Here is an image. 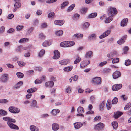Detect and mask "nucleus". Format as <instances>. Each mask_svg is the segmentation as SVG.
<instances>
[{"label":"nucleus","mask_w":131,"mask_h":131,"mask_svg":"<svg viewBox=\"0 0 131 131\" xmlns=\"http://www.w3.org/2000/svg\"><path fill=\"white\" fill-rule=\"evenodd\" d=\"M74 44L75 42L73 41H65L61 43L60 45L63 47H67L71 46Z\"/></svg>","instance_id":"obj_1"},{"label":"nucleus","mask_w":131,"mask_h":131,"mask_svg":"<svg viewBox=\"0 0 131 131\" xmlns=\"http://www.w3.org/2000/svg\"><path fill=\"white\" fill-rule=\"evenodd\" d=\"M91 82L93 84L99 85L101 84V78L99 77H96L92 79Z\"/></svg>","instance_id":"obj_2"},{"label":"nucleus","mask_w":131,"mask_h":131,"mask_svg":"<svg viewBox=\"0 0 131 131\" xmlns=\"http://www.w3.org/2000/svg\"><path fill=\"white\" fill-rule=\"evenodd\" d=\"M9 111L12 113L17 114L20 112V109L15 106H11L8 108Z\"/></svg>","instance_id":"obj_3"},{"label":"nucleus","mask_w":131,"mask_h":131,"mask_svg":"<svg viewBox=\"0 0 131 131\" xmlns=\"http://www.w3.org/2000/svg\"><path fill=\"white\" fill-rule=\"evenodd\" d=\"M117 12L115 8L110 7L108 9V14L111 16H112L117 13Z\"/></svg>","instance_id":"obj_4"},{"label":"nucleus","mask_w":131,"mask_h":131,"mask_svg":"<svg viewBox=\"0 0 131 131\" xmlns=\"http://www.w3.org/2000/svg\"><path fill=\"white\" fill-rule=\"evenodd\" d=\"M104 124L100 122L97 124L95 127V129L96 130H100L102 129L104 127Z\"/></svg>","instance_id":"obj_5"},{"label":"nucleus","mask_w":131,"mask_h":131,"mask_svg":"<svg viewBox=\"0 0 131 131\" xmlns=\"http://www.w3.org/2000/svg\"><path fill=\"white\" fill-rule=\"evenodd\" d=\"M7 124L9 127L11 129L18 130L19 129L18 127L16 125L14 124L11 122H7Z\"/></svg>","instance_id":"obj_6"},{"label":"nucleus","mask_w":131,"mask_h":131,"mask_svg":"<svg viewBox=\"0 0 131 131\" xmlns=\"http://www.w3.org/2000/svg\"><path fill=\"white\" fill-rule=\"evenodd\" d=\"M111 30H107L104 32L102 34L100 35L99 38L100 39H102L108 36L111 33Z\"/></svg>","instance_id":"obj_7"},{"label":"nucleus","mask_w":131,"mask_h":131,"mask_svg":"<svg viewBox=\"0 0 131 131\" xmlns=\"http://www.w3.org/2000/svg\"><path fill=\"white\" fill-rule=\"evenodd\" d=\"M90 61L89 60H85L82 61L80 65V67L82 68L86 66L90 63Z\"/></svg>","instance_id":"obj_8"},{"label":"nucleus","mask_w":131,"mask_h":131,"mask_svg":"<svg viewBox=\"0 0 131 131\" xmlns=\"http://www.w3.org/2000/svg\"><path fill=\"white\" fill-rule=\"evenodd\" d=\"M122 86V85L121 84L114 85L112 86V90L114 91H116L119 90Z\"/></svg>","instance_id":"obj_9"},{"label":"nucleus","mask_w":131,"mask_h":131,"mask_svg":"<svg viewBox=\"0 0 131 131\" xmlns=\"http://www.w3.org/2000/svg\"><path fill=\"white\" fill-rule=\"evenodd\" d=\"M121 74L118 71H116L113 74L112 76L113 78L117 79L120 77Z\"/></svg>","instance_id":"obj_10"},{"label":"nucleus","mask_w":131,"mask_h":131,"mask_svg":"<svg viewBox=\"0 0 131 131\" xmlns=\"http://www.w3.org/2000/svg\"><path fill=\"white\" fill-rule=\"evenodd\" d=\"M31 106V107L33 109L35 108L38 109L39 108V106L37 105L36 101L35 100L32 101Z\"/></svg>","instance_id":"obj_11"},{"label":"nucleus","mask_w":131,"mask_h":131,"mask_svg":"<svg viewBox=\"0 0 131 131\" xmlns=\"http://www.w3.org/2000/svg\"><path fill=\"white\" fill-rule=\"evenodd\" d=\"M75 129H78L82 127L83 125V124L80 122H77L73 124Z\"/></svg>","instance_id":"obj_12"},{"label":"nucleus","mask_w":131,"mask_h":131,"mask_svg":"<svg viewBox=\"0 0 131 131\" xmlns=\"http://www.w3.org/2000/svg\"><path fill=\"white\" fill-rule=\"evenodd\" d=\"M54 55L53 57V58L54 59H57L59 58L60 56V54L57 50L54 51Z\"/></svg>","instance_id":"obj_13"},{"label":"nucleus","mask_w":131,"mask_h":131,"mask_svg":"<svg viewBox=\"0 0 131 131\" xmlns=\"http://www.w3.org/2000/svg\"><path fill=\"white\" fill-rule=\"evenodd\" d=\"M14 8L13 9V11L14 12H15L17 9L20 7L21 6V4L19 2H16L14 4Z\"/></svg>","instance_id":"obj_14"},{"label":"nucleus","mask_w":131,"mask_h":131,"mask_svg":"<svg viewBox=\"0 0 131 131\" xmlns=\"http://www.w3.org/2000/svg\"><path fill=\"white\" fill-rule=\"evenodd\" d=\"M70 61L69 59L63 60L59 62V63L61 65H66L70 62Z\"/></svg>","instance_id":"obj_15"},{"label":"nucleus","mask_w":131,"mask_h":131,"mask_svg":"<svg viewBox=\"0 0 131 131\" xmlns=\"http://www.w3.org/2000/svg\"><path fill=\"white\" fill-rule=\"evenodd\" d=\"M3 119L4 120L11 122L14 123L16 122V120L15 119H12L9 117H3Z\"/></svg>","instance_id":"obj_16"},{"label":"nucleus","mask_w":131,"mask_h":131,"mask_svg":"<svg viewBox=\"0 0 131 131\" xmlns=\"http://www.w3.org/2000/svg\"><path fill=\"white\" fill-rule=\"evenodd\" d=\"M54 85V82L53 81H51L46 82L45 86L46 87L51 88Z\"/></svg>","instance_id":"obj_17"},{"label":"nucleus","mask_w":131,"mask_h":131,"mask_svg":"<svg viewBox=\"0 0 131 131\" xmlns=\"http://www.w3.org/2000/svg\"><path fill=\"white\" fill-rule=\"evenodd\" d=\"M52 43L51 40H45L43 43V46L44 47L48 46L50 45Z\"/></svg>","instance_id":"obj_18"},{"label":"nucleus","mask_w":131,"mask_h":131,"mask_svg":"<svg viewBox=\"0 0 131 131\" xmlns=\"http://www.w3.org/2000/svg\"><path fill=\"white\" fill-rule=\"evenodd\" d=\"M64 23V21L63 20H56L54 21V23L55 25L61 26Z\"/></svg>","instance_id":"obj_19"},{"label":"nucleus","mask_w":131,"mask_h":131,"mask_svg":"<svg viewBox=\"0 0 131 131\" xmlns=\"http://www.w3.org/2000/svg\"><path fill=\"white\" fill-rule=\"evenodd\" d=\"M8 78V75L5 74L3 75L1 79L2 82H6L7 81Z\"/></svg>","instance_id":"obj_20"},{"label":"nucleus","mask_w":131,"mask_h":131,"mask_svg":"<svg viewBox=\"0 0 131 131\" xmlns=\"http://www.w3.org/2000/svg\"><path fill=\"white\" fill-rule=\"evenodd\" d=\"M83 35L82 34L80 33H77L74 34L73 37L74 38H77L78 39H81L83 37Z\"/></svg>","instance_id":"obj_21"},{"label":"nucleus","mask_w":131,"mask_h":131,"mask_svg":"<svg viewBox=\"0 0 131 131\" xmlns=\"http://www.w3.org/2000/svg\"><path fill=\"white\" fill-rule=\"evenodd\" d=\"M128 21V19L127 18L123 19L121 23V26L124 27L127 25Z\"/></svg>","instance_id":"obj_22"},{"label":"nucleus","mask_w":131,"mask_h":131,"mask_svg":"<svg viewBox=\"0 0 131 131\" xmlns=\"http://www.w3.org/2000/svg\"><path fill=\"white\" fill-rule=\"evenodd\" d=\"M123 114V113L119 111L114 112V117L115 118H118Z\"/></svg>","instance_id":"obj_23"},{"label":"nucleus","mask_w":131,"mask_h":131,"mask_svg":"<svg viewBox=\"0 0 131 131\" xmlns=\"http://www.w3.org/2000/svg\"><path fill=\"white\" fill-rule=\"evenodd\" d=\"M52 128L53 130L56 131L59 128V126L57 124L53 123L52 125Z\"/></svg>","instance_id":"obj_24"},{"label":"nucleus","mask_w":131,"mask_h":131,"mask_svg":"<svg viewBox=\"0 0 131 131\" xmlns=\"http://www.w3.org/2000/svg\"><path fill=\"white\" fill-rule=\"evenodd\" d=\"M37 89V88L36 87L28 89L27 90V92L29 93H31L35 92Z\"/></svg>","instance_id":"obj_25"},{"label":"nucleus","mask_w":131,"mask_h":131,"mask_svg":"<svg viewBox=\"0 0 131 131\" xmlns=\"http://www.w3.org/2000/svg\"><path fill=\"white\" fill-rule=\"evenodd\" d=\"M96 35L95 34H93L90 35L88 37V39L89 40L95 39L96 38Z\"/></svg>","instance_id":"obj_26"},{"label":"nucleus","mask_w":131,"mask_h":131,"mask_svg":"<svg viewBox=\"0 0 131 131\" xmlns=\"http://www.w3.org/2000/svg\"><path fill=\"white\" fill-rule=\"evenodd\" d=\"M73 67L72 66H68L64 68L63 70L66 72H69L71 71Z\"/></svg>","instance_id":"obj_27"},{"label":"nucleus","mask_w":131,"mask_h":131,"mask_svg":"<svg viewBox=\"0 0 131 131\" xmlns=\"http://www.w3.org/2000/svg\"><path fill=\"white\" fill-rule=\"evenodd\" d=\"M30 129L31 131H39L38 128L33 125H31L30 126Z\"/></svg>","instance_id":"obj_28"},{"label":"nucleus","mask_w":131,"mask_h":131,"mask_svg":"<svg viewBox=\"0 0 131 131\" xmlns=\"http://www.w3.org/2000/svg\"><path fill=\"white\" fill-rule=\"evenodd\" d=\"M111 100L110 99L107 100L106 103V107L108 110L110 109L111 107Z\"/></svg>","instance_id":"obj_29"},{"label":"nucleus","mask_w":131,"mask_h":131,"mask_svg":"<svg viewBox=\"0 0 131 131\" xmlns=\"http://www.w3.org/2000/svg\"><path fill=\"white\" fill-rule=\"evenodd\" d=\"M92 52L91 51H88L86 53L85 57L87 58H90L91 57L92 54Z\"/></svg>","instance_id":"obj_30"},{"label":"nucleus","mask_w":131,"mask_h":131,"mask_svg":"<svg viewBox=\"0 0 131 131\" xmlns=\"http://www.w3.org/2000/svg\"><path fill=\"white\" fill-rule=\"evenodd\" d=\"M60 110L58 109H54L52 110L51 113L52 115H56L57 114L59 113Z\"/></svg>","instance_id":"obj_31"},{"label":"nucleus","mask_w":131,"mask_h":131,"mask_svg":"<svg viewBox=\"0 0 131 131\" xmlns=\"http://www.w3.org/2000/svg\"><path fill=\"white\" fill-rule=\"evenodd\" d=\"M113 19V16H110L108 18L105 19V22L106 23H109Z\"/></svg>","instance_id":"obj_32"},{"label":"nucleus","mask_w":131,"mask_h":131,"mask_svg":"<svg viewBox=\"0 0 131 131\" xmlns=\"http://www.w3.org/2000/svg\"><path fill=\"white\" fill-rule=\"evenodd\" d=\"M112 125L114 129H116L118 126L117 123L115 121H114L112 123Z\"/></svg>","instance_id":"obj_33"},{"label":"nucleus","mask_w":131,"mask_h":131,"mask_svg":"<svg viewBox=\"0 0 131 131\" xmlns=\"http://www.w3.org/2000/svg\"><path fill=\"white\" fill-rule=\"evenodd\" d=\"M18 66L21 67H23L26 65V63L21 61H18L17 62Z\"/></svg>","instance_id":"obj_34"},{"label":"nucleus","mask_w":131,"mask_h":131,"mask_svg":"<svg viewBox=\"0 0 131 131\" xmlns=\"http://www.w3.org/2000/svg\"><path fill=\"white\" fill-rule=\"evenodd\" d=\"M23 83V82L22 81H19L15 85L14 88L16 89L19 88L22 85Z\"/></svg>","instance_id":"obj_35"},{"label":"nucleus","mask_w":131,"mask_h":131,"mask_svg":"<svg viewBox=\"0 0 131 131\" xmlns=\"http://www.w3.org/2000/svg\"><path fill=\"white\" fill-rule=\"evenodd\" d=\"M75 6V4H73L70 6L67 9V11L68 12H70L72 11L74 8Z\"/></svg>","instance_id":"obj_36"},{"label":"nucleus","mask_w":131,"mask_h":131,"mask_svg":"<svg viewBox=\"0 0 131 131\" xmlns=\"http://www.w3.org/2000/svg\"><path fill=\"white\" fill-rule=\"evenodd\" d=\"M97 16V13H92L90 14L88 16V18H94Z\"/></svg>","instance_id":"obj_37"},{"label":"nucleus","mask_w":131,"mask_h":131,"mask_svg":"<svg viewBox=\"0 0 131 131\" xmlns=\"http://www.w3.org/2000/svg\"><path fill=\"white\" fill-rule=\"evenodd\" d=\"M7 112L3 110H0V115L4 116L7 114Z\"/></svg>","instance_id":"obj_38"},{"label":"nucleus","mask_w":131,"mask_h":131,"mask_svg":"<svg viewBox=\"0 0 131 131\" xmlns=\"http://www.w3.org/2000/svg\"><path fill=\"white\" fill-rule=\"evenodd\" d=\"M78 112L79 113H83L84 112L83 108L81 106L79 107L77 109Z\"/></svg>","instance_id":"obj_39"},{"label":"nucleus","mask_w":131,"mask_h":131,"mask_svg":"<svg viewBox=\"0 0 131 131\" xmlns=\"http://www.w3.org/2000/svg\"><path fill=\"white\" fill-rule=\"evenodd\" d=\"M105 106L104 102L103 101L101 103H100L99 105V109L100 110H102L104 109Z\"/></svg>","instance_id":"obj_40"},{"label":"nucleus","mask_w":131,"mask_h":131,"mask_svg":"<svg viewBox=\"0 0 131 131\" xmlns=\"http://www.w3.org/2000/svg\"><path fill=\"white\" fill-rule=\"evenodd\" d=\"M63 33V32L62 30H60L56 31L55 32V34L57 36H60L62 35Z\"/></svg>","instance_id":"obj_41"},{"label":"nucleus","mask_w":131,"mask_h":131,"mask_svg":"<svg viewBox=\"0 0 131 131\" xmlns=\"http://www.w3.org/2000/svg\"><path fill=\"white\" fill-rule=\"evenodd\" d=\"M28 39L27 38H23L21 39L19 41V42L20 43H23L27 42L28 41Z\"/></svg>","instance_id":"obj_42"},{"label":"nucleus","mask_w":131,"mask_h":131,"mask_svg":"<svg viewBox=\"0 0 131 131\" xmlns=\"http://www.w3.org/2000/svg\"><path fill=\"white\" fill-rule=\"evenodd\" d=\"M68 4L69 2L68 1L64 2L61 4V9H63L65 6L68 5Z\"/></svg>","instance_id":"obj_43"},{"label":"nucleus","mask_w":131,"mask_h":131,"mask_svg":"<svg viewBox=\"0 0 131 131\" xmlns=\"http://www.w3.org/2000/svg\"><path fill=\"white\" fill-rule=\"evenodd\" d=\"M55 13L53 12H51L49 13L48 15L49 18H53L54 17Z\"/></svg>","instance_id":"obj_44"},{"label":"nucleus","mask_w":131,"mask_h":131,"mask_svg":"<svg viewBox=\"0 0 131 131\" xmlns=\"http://www.w3.org/2000/svg\"><path fill=\"white\" fill-rule=\"evenodd\" d=\"M131 107V104L128 103L127 104L124 108V110H128Z\"/></svg>","instance_id":"obj_45"},{"label":"nucleus","mask_w":131,"mask_h":131,"mask_svg":"<svg viewBox=\"0 0 131 131\" xmlns=\"http://www.w3.org/2000/svg\"><path fill=\"white\" fill-rule=\"evenodd\" d=\"M22 46H18L16 49V51L17 52H21L22 51Z\"/></svg>","instance_id":"obj_46"},{"label":"nucleus","mask_w":131,"mask_h":131,"mask_svg":"<svg viewBox=\"0 0 131 131\" xmlns=\"http://www.w3.org/2000/svg\"><path fill=\"white\" fill-rule=\"evenodd\" d=\"M45 53V50L42 49L40 51V52L39 53V56L41 57L42 56H43L44 54Z\"/></svg>","instance_id":"obj_47"},{"label":"nucleus","mask_w":131,"mask_h":131,"mask_svg":"<svg viewBox=\"0 0 131 131\" xmlns=\"http://www.w3.org/2000/svg\"><path fill=\"white\" fill-rule=\"evenodd\" d=\"M81 58L78 56L76 58V60L74 61V63L75 64H76L80 62L81 61Z\"/></svg>","instance_id":"obj_48"},{"label":"nucleus","mask_w":131,"mask_h":131,"mask_svg":"<svg viewBox=\"0 0 131 131\" xmlns=\"http://www.w3.org/2000/svg\"><path fill=\"white\" fill-rule=\"evenodd\" d=\"M118 99L116 97H114L112 100V102L113 104H116L118 102Z\"/></svg>","instance_id":"obj_49"},{"label":"nucleus","mask_w":131,"mask_h":131,"mask_svg":"<svg viewBox=\"0 0 131 131\" xmlns=\"http://www.w3.org/2000/svg\"><path fill=\"white\" fill-rule=\"evenodd\" d=\"M16 75L17 76L20 78H22L24 76L23 74L22 73L19 72L17 73Z\"/></svg>","instance_id":"obj_50"},{"label":"nucleus","mask_w":131,"mask_h":131,"mask_svg":"<svg viewBox=\"0 0 131 131\" xmlns=\"http://www.w3.org/2000/svg\"><path fill=\"white\" fill-rule=\"evenodd\" d=\"M125 64L126 66H129L131 64V60L128 59L125 60Z\"/></svg>","instance_id":"obj_51"},{"label":"nucleus","mask_w":131,"mask_h":131,"mask_svg":"<svg viewBox=\"0 0 131 131\" xmlns=\"http://www.w3.org/2000/svg\"><path fill=\"white\" fill-rule=\"evenodd\" d=\"M123 49L124 51L123 53L125 54L127 53V51L128 50L129 48L127 46H125L123 48Z\"/></svg>","instance_id":"obj_52"},{"label":"nucleus","mask_w":131,"mask_h":131,"mask_svg":"<svg viewBox=\"0 0 131 131\" xmlns=\"http://www.w3.org/2000/svg\"><path fill=\"white\" fill-rule=\"evenodd\" d=\"M119 62V58H116L113 59L112 61V63L113 64L116 63L118 62Z\"/></svg>","instance_id":"obj_53"},{"label":"nucleus","mask_w":131,"mask_h":131,"mask_svg":"<svg viewBox=\"0 0 131 131\" xmlns=\"http://www.w3.org/2000/svg\"><path fill=\"white\" fill-rule=\"evenodd\" d=\"M40 79H37L35 81V84H39L41 83L42 81Z\"/></svg>","instance_id":"obj_54"},{"label":"nucleus","mask_w":131,"mask_h":131,"mask_svg":"<svg viewBox=\"0 0 131 131\" xmlns=\"http://www.w3.org/2000/svg\"><path fill=\"white\" fill-rule=\"evenodd\" d=\"M90 24L89 23L86 22L84 23L83 24V27L84 28H87L89 26Z\"/></svg>","instance_id":"obj_55"},{"label":"nucleus","mask_w":131,"mask_h":131,"mask_svg":"<svg viewBox=\"0 0 131 131\" xmlns=\"http://www.w3.org/2000/svg\"><path fill=\"white\" fill-rule=\"evenodd\" d=\"M80 16V15L79 14L77 13L73 15V19H78Z\"/></svg>","instance_id":"obj_56"},{"label":"nucleus","mask_w":131,"mask_h":131,"mask_svg":"<svg viewBox=\"0 0 131 131\" xmlns=\"http://www.w3.org/2000/svg\"><path fill=\"white\" fill-rule=\"evenodd\" d=\"M34 29V28L32 27H31L29 28L28 30L27 33L29 34H30L32 32Z\"/></svg>","instance_id":"obj_57"},{"label":"nucleus","mask_w":131,"mask_h":131,"mask_svg":"<svg viewBox=\"0 0 131 131\" xmlns=\"http://www.w3.org/2000/svg\"><path fill=\"white\" fill-rule=\"evenodd\" d=\"M8 102V101L6 99H0V103H5Z\"/></svg>","instance_id":"obj_58"},{"label":"nucleus","mask_w":131,"mask_h":131,"mask_svg":"<svg viewBox=\"0 0 131 131\" xmlns=\"http://www.w3.org/2000/svg\"><path fill=\"white\" fill-rule=\"evenodd\" d=\"M39 38L40 39H44L45 38V36L42 33H40L39 36Z\"/></svg>","instance_id":"obj_59"},{"label":"nucleus","mask_w":131,"mask_h":131,"mask_svg":"<svg viewBox=\"0 0 131 131\" xmlns=\"http://www.w3.org/2000/svg\"><path fill=\"white\" fill-rule=\"evenodd\" d=\"M5 31V27L4 26H2L0 27V34L3 33Z\"/></svg>","instance_id":"obj_60"},{"label":"nucleus","mask_w":131,"mask_h":131,"mask_svg":"<svg viewBox=\"0 0 131 131\" xmlns=\"http://www.w3.org/2000/svg\"><path fill=\"white\" fill-rule=\"evenodd\" d=\"M124 42V40L123 39H121L119 40L117 42V43L120 45H121Z\"/></svg>","instance_id":"obj_61"},{"label":"nucleus","mask_w":131,"mask_h":131,"mask_svg":"<svg viewBox=\"0 0 131 131\" xmlns=\"http://www.w3.org/2000/svg\"><path fill=\"white\" fill-rule=\"evenodd\" d=\"M71 91V88L70 87H68L66 89V92L68 93H70Z\"/></svg>","instance_id":"obj_62"},{"label":"nucleus","mask_w":131,"mask_h":131,"mask_svg":"<svg viewBox=\"0 0 131 131\" xmlns=\"http://www.w3.org/2000/svg\"><path fill=\"white\" fill-rule=\"evenodd\" d=\"M101 119V117L100 116H97L95 117L94 119V121H98Z\"/></svg>","instance_id":"obj_63"},{"label":"nucleus","mask_w":131,"mask_h":131,"mask_svg":"<svg viewBox=\"0 0 131 131\" xmlns=\"http://www.w3.org/2000/svg\"><path fill=\"white\" fill-rule=\"evenodd\" d=\"M23 27V26L18 25L16 29L17 30L20 31L21 30Z\"/></svg>","instance_id":"obj_64"}]
</instances>
